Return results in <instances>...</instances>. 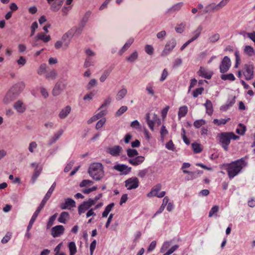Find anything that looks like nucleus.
<instances>
[{"instance_id": "nucleus-1", "label": "nucleus", "mask_w": 255, "mask_h": 255, "mask_svg": "<svg viewBox=\"0 0 255 255\" xmlns=\"http://www.w3.org/2000/svg\"><path fill=\"white\" fill-rule=\"evenodd\" d=\"M224 166L229 178L232 179L240 173L244 167L247 166V162L245 158H242L230 163L224 164Z\"/></svg>"}, {"instance_id": "nucleus-2", "label": "nucleus", "mask_w": 255, "mask_h": 255, "mask_svg": "<svg viewBox=\"0 0 255 255\" xmlns=\"http://www.w3.org/2000/svg\"><path fill=\"white\" fill-rule=\"evenodd\" d=\"M88 173L94 180H100L105 175L103 165L99 162L91 164L88 169Z\"/></svg>"}, {"instance_id": "nucleus-3", "label": "nucleus", "mask_w": 255, "mask_h": 255, "mask_svg": "<svg viewBox=\"0 0 255 255\" xmlns=\"http://www.w3.org/2000/svg\"><path fill=\"white\" fill-rule=\"evenodd\" d=\"M219 143L225 151L228 150V146L231 142V139L237 140L240 136L236 135L233 132H222L217 135Z\"/></svg>"}, {"instance_id": "nucleus-4", "label": "nucleus", "mask_w": 255, "mask_h": 255, "mask_svg": "<svg viewBox=\"0 0 255 255\" xmlns=\"http://www.w3.org/2000/svg\"><path fill=\"white\" fill-rule=\"evenodd\" d=\"M128 156L129 158L128 161L129 163L136 166L141 164L144 161L145 158L143 156H138V152L135 149L128 148L127 150Z\"/></svg>"}, {"instance_id": "nucleus-5", "label": "nucleus", "mask_w": 255, "mask_h": 255, "mask_svg": "<svg viewBox=\"0 0 255 255\" xmlns=\"http://www.w3.org/2000/svg\"><path fill=\"white\" fill-rule=\"evenodd\" d=\"M72 37L71 31H68L63 35L61 40H58L55 43V48L59 49L62 48L63 49H66L70 42V37Z\"/></svg>"}, {"instance_id": "nucleus-6", "label": "nucleus", "mask_w": 255, "mask_h": 255, "mask_svg": "<svg viewBox=\"0 0 255 255\" xmlns=\"http://www.w3.org/2000/svg\"><path fill=\"white\" fill-rule=\"evenodd\" d=\"M161 187L162 185L160 183L154 186L152 188L150 192L147 194V197L149 198L154 196H156L158 198H162L164 197L166 194V192L165 191H162L160 193H158V192L161 190Z\"/></svg>"}, {"instance_id": "nucleus-7", "label": "nucleus", "mask_w": 255, "mask_h": 255, "mask_svg": "<svg viewBox=\"0 0 255 255\" xmlns=\"http://www.w3.org/2000/svg\"><path fill=\"white\" fill-rule=\"evenodd\" d=\"M176 45V42L175 39H171L168 40L166 43L164 48L161 53L162 57H164L168 55L175 48Z\"/></svg>"}, {"instance_id": "nucleus-8", "label": "nucleus", "mask_w": 255, "mask_h": 255, "mask_svg": "<svg viewBox=\"0 0 255 255\" xmlns=\"http://www.w3.org/2000/svg\"><path fill=\"white\" fill-rule=\"evenodd\" d=\"M246 80H250L254 77V66L251 64H245L243 70Z\"/></svg>"}, {"instance_id": "nucleus-9", "label": "nucleus", "mask_w": 255, "mask_h": 255, "mask_svg": "<svg viewBox=\"0 0 255 255\" xmlns=\"http://www.w3.org/2000/svg\"><path fill=\"white\" fill-rule=\"evenodd\" d=\"M94 205V202L92 201L90 198L87 201L83 202L82 204L79 205L78 208V214L81 215L84 213L87 210H89L93 205Z\"/></svg>"}, {"instance_id": "nucleus-10", "label": "nucleus", "mask_w": 255, "mask_h": 255, "mask_svg": "<svg viewBox=\"0 0 255 255\" xmlns=\"http://www.w3.org/2000/svg\"><path fill=\"white\" fill-rule=\"evenodd\" d=\"M139 186V180L137 177H131L125 181V186L128 190L137 188Z\"/></svg>"}, {"instance_id": "nucleus-11", "label": "nucleus", "mask_w": 255, "mask_h": 255, "mask_svg": "<svg viewBox=\"0 0 255 255\" xmlns=\"http://www.w3.org/2000/svg\"><path fill=\"white\" fill-rule=\"evenodd\" d=\"M231 65L230 59L228 56H225L220 65V71L222 73L227 72Z\"/></svg>"}, {"instance_id": "nucleus-12", "label": "nucleus", "mask_w": 255, "mask_h": 255, "mask_svg": "<svg viewBox=\"0 0 255 255\" xmlns=\"http://www.w3.org/2000/svg\"><path fill=\"white\" fill-rule=\"evenodd\" d=\"M123 148L120 145H115L106 148V152L115 157L119 156Z\"/></svg>"}, {"instance_id": "nucleus-13", "label": "nucleus", "mask_w": 255, "mask_h": 255, "mask_svg": "<svg viewBox=\"0 0 255 255\" xmlns=\"http://www.w3.org/2000/svg\"><path fill=\"white\" fill-rule=\"evenodd\" d=\"M64 0H47L50 5V9L53 11H58L61 8Z\"/></svg>"}, {"instance_id": "nucleus-14", "label": "nucleus", "mask_w": 255, "mask_h": 255, "mask_svg": "<svg viewBox=\"0 0 255 255\" xmlns=\"http://www.w3.org/2000/svg\"><path fill=\"white\" fill-rule=\"evenodd\" d=\"M65 228L62 225L53 227L51 230V234L54 238L59 237L63 234Z\"/></svg>"}, {"instance_id": "nucleus-15", "label": "nucleus", "mask_w": 255, "mask_h": 255, "mask_svg": "<svg viewBox=\"0 0 255 255\" xmlns=\"http://www.w3.org/2000/svg\"><path fill=\"white\" fill-rule=\"evenodd\" d=\"M24 88L25 84L24 82H20L14 85L9 90L18 96Z\"/></svg>"}, {"instance_id": "nucleus-16", "label": "nucleus", "mask_w": 255, "mask_h": 255, "mask_svg": "<svg viewBox=\"0 0 255 255\" xmlns=\"http://www.w3.org/2000/svg\"><path fill=\"white\" fill-rule=\"evenodd\" d=\"M17 97L15 94L9 90L4 97L2 102L5 104H8L14 101Z\"/></svg>"}, {"instance_id": "nucleus-17", "label": "nucleus", "mask_w": 255, "mask_h": 255, "mask_svg": "<svg viewBox=\"0 0 255 255\" xmlns=\"http://www.w3.org/2000/svg\"><path fill=\"white\" fill-rule=\"evenodd\" d=\"M114 169L122 172L123 174L127 175L131 171V167L125 164H118L114 166Z\"/></svg>"}, {"instance_id": "nucleus-18", "label": "nucleus", "mask_w": 255, "mask_h": 255, "mask_svg": "<svg viewBox=\"0 0 255 255\" xmlns=\"http://www.w3.org/2000/svg\"><path fill=\"white\" fill-rule=\"evenodd\" d=\"M60 207L63 210L70 209L71 208L76 207V203L74 200L68 198L65 199V202L60 204Z\"/></svg>"}, {"instance_id": "nucleus-19", "label": "nucleus", "mask_w": 255, "mask_h": 255, "mask_svg": "<svg viewBox=\"0 0 255 255\" xmlns=\"http://www.w3.org/2000/svg\"><path fill=\"white\" fill-rule=\"evenodd\" d=\"M13 108L18 113H23L26 109V106L21 100H18L13 104Z\"/></svg>"}, {"instance_id": "nucleus-20", "label": "nucleus", "mask_w": 255, "mask_h": 255, "mask_svg": "<svg viewBox=\"0 0 255 255\" xmlns=\"http://www.w3.org/2000/svg\"><path fill=\"white\" fill-rule=\"evenodd\" d=\"M199 76L207 79H210L212 76V73L206 70L205 68L201 67L198 72Z\"/></svg>"}, {"instance_id": "nucleus-21", "label": "nucleus", "mask_w": 255, "mask_h": 255, "mask_svg": "<svg viewBox=\"0 0 255 255\" xmlns=\"http://www.w3.org/2000/svg\"><path fill=\"white\" fill-rule=\"evenodd\" d=\"M155 116H157L156 114H154L152 120L150 119V114L147 113L146 115V121L147 124L151 130H154V124H156V120H155Z\"/></svg>"}, {"instance_id": "nucleus-22", "label": "nucleus", "mask_w": 255, "mask_h": 255, "mask_svg": "<svg viewBox=\"0 0 255 255\" xmlns=\"http://www.w3.org/2000/svg\"><path fill=\"white\" fill-rule=\"evenodd\" d=\"M71 111V108L70 106H67L63 109L59 114V117L61 119L66 118Z\"/></svg>"}, {"instance_id": "nucleus-23", "label": "nucleus", "mask_w": 255, "mask_h": 255, "mask_svg": "<svg viewBox=\"0 0 255 255\" xmlns=\"http://www.w3.org/2000/svg\"><path fill=\"white\" fill-rule=\"evenodd\" d=\"M203 171L197 170L194 172H190V173L186 176V179L187 180H193L199 177L202 173Z\"/></svg>"}, {"instance_id": "nucleus-24", "label": "nucleus", "mask_w": 255, "mask_h": 255, "mask_svg": "<svg viewBox=\"0 0 255 255\" xmlns=\"http://www.w3.org/2000/svg\"><path fill=\"white\" fill-rule=\"evenodd\" d=\"M134 42V38L132 37L129 38L126 43L125 44L124 46L122 47V48L119 51V53L120 55L123 54L126 51H127L128 48L130 46V45L133 43Z\"/></svg>"}, {"instance_id": "nucleus-25", "label": "nucleus", "mask_w": 255, "mask_h": 255, "mask_svg": "<svg viewBox=\"0 0 255 255\" xmlns=\"http://www.w3.org/2000/svg\"><path fill=\"white\" fill-rule=\"evenodd\" d=\"M57 75V71L55 69H52L46 73L45 78L48 80H53L56 78Z\"/></svg>"}, {"instance_id": "nucleus-26", "label": "nucleus", "mask_w": 255, "mask_h": 255, "mask_svg": "<svg viewBox=\"0 0 255 255\" xmlns=\"http://www.w3.org/2000/svg\"><path fill=\"white\" fill-rule=\"evenodd\" d=\"M206 109V113L211 116L213 112V106L211 101L209 100H206V103L204 104Z\"/></svg>"}, {"instance_id": "nucleus-27", "label": "nucleus", "mask_w": 255, "mask_h": 255, "mask_svg": "<svg viewBox=\"0 0 255 255\" xmlns=\"http://www.w3.org/2000/svg\"><path fill=\"white\" fill-rule=\"evenodd\" d=\"M63 130L62 129L59 130L57 132L55 133L53 136L51 137L49 140V144L50 145L52 144L55 143L57 140L60 137V136L62 134Z\"/></svg>"}, {"instance_id": "nucleus-28", "label": "nucleus", "mask_w": 255, "mask_h": 255, "mask_svg": "<svg viewBox=\"0 0 255 255\" xmlns=\"http://www.w3.org/2000/svg\"><path fill=\"white\" fill-rule=\"evenodd\" d=\"M84 26L85 25L80 23L78 27H74L69 31H71L72 33V36L75 34H80L81 33Z\"/></svg>"}, {"instance_id": "nucleus-29", "label": "nucleus", "mask_w": 255, "mask_h": 255, "mask_svg": "<svg viewBox=\"0 0 255 255\" xmlns=\"http://www.w3.org/2000/svg\"><path fill=\"white\" fill-rule=\"evenodd\" d=\"M203 30V27L201 25H199L197 29L193 32V36L190 39L192 42L196 40L200 35L201 32Z\"/></svg>"}, {"instance_id": "nucleus-30", "label": "nucleus", "mask_w": 255, "mask_h": 255, "mask_svg": "<svg viewBox=\"0 0 255 255\" xmlns=\"http://www.w3.org/2000/svg\"><path fill=\"white\" fill-rule=\"evenodd\" d=\"M112 70H113V68L110 67L104 71L102 76L100 78V80L101 82H104L106 80V79L107 78V77L111 74Z\"/></svg>"}, {"instance_id": "nucleus-31", "label": "nucleus", "mask_w": 255, "mask_h": 255, "mask_svg": "<svg viewBox=\"0 0 255 255\" xmlns=\"http://www.w3.org/2000/svg\"><path fill=\"white\" fill-rule=\"evenodd\" d=\"M37 37L39 40H42L44 42H48L51 39V37L50 35H46L43 32H39L37 34Z\"/></svg>"}, {"instance_id": "nucleus-32", "label": "nucleus", "mask_w": 255, "mask_h": 255, "mask_svg": "<svg viewBox=\"0 0 255 255\" xmlns=\"http://www.w3.org/2000/svg\"><path fill=\"white\" fill-rule=\"evenodd\" d=\"M69 217V214L67 212H63L60 215V216L58 218L59 222L61 223H66V220Z\"/></svg>"}, {"instance_id": "nucleus-33", "label": "nucleus", "mask_w": 255, "mask_h": 255, "mask_svg": "<svg viewBox=\"0 0 255 255\" xmlns=\"http://www.w3.org/2000/svg\"><path fill=\"white\" fill-rule=\"evenodd\" d=\"M63 88L59 83H57L52 91V94L54 96H58L63 90Z\"/></svg>"}, {"instance_id": "nucleus-34", "label": "nucleus", "mask_w": 255, "mask_h": 255, "mask_svg": "<svg viewBox=\"0 0 255 255\" xmlns=\"http://www.w3.org/2000/svg\"><path fill=\"white\" fill-rule=\"evenodd\" d=\"M188 112V108L186 106L181 107L178 111V118L180 119L182 117H184L186 116Z\"/></svg>"}, {"instance_id": "nucleus-35", "label": "nucleus", "mask_w": 255, "mask_h": 255, "mask_svg": "<svg viewBox=\"0 0 255 255\" xmlns=\"http://www.w3.org/2000/svg\"><path fill=\"white\" fill-rule=\"evenodd\" d=\"M114 206H115V204L114 203H112L109 204L107 206H106L104 211L102 213V217H107L108 216L109 213L110 212V211L112 210V209L114 207Z\"/></svg>"}, {"instance_id": "nucleus-36", "label": "nucleus", "mask_w": 255, "mask_h": 255, "mask_svg": "<svg viewBox=\"0 0 255 255\" xmlns=\"http://www.w3.org/2000/svg\"><path fill=\"white\" fill-rule=\"evenodd\" d=\"M246 127L242 124H239L238 128L236 129V132L240 135H244L246 131Z\"/></svg>"}, {"instance_id": "nucleus-37", "label": "nucleus", "mask_w": 255, "mask_h": 255, "mask_svg": "<svg viewBox=\"0 0 255 255\" xmlns=\"http://www.w3.org/2000/svg\"><path fill=\"white\" fill-rule=\"evenodd\" d=\"M127 90L126 89L123 88L120 90L118 94L116 95V99L118 101L121 100L123 98H124V97L127 95Z\"/></svg>"}, {"instance_id": "nucleus-38", "label": "nucleus", "mask_w": 255, "mask_h": 255, "mask_svg": "<svg viewBox=\"0 0 255 255\" xmlns=\"http://www.w3.org/2000/svg\"><path fill=\"white\" fill-rule=\"evenodd\" d=\"M68 247L70 251V255H74L77 252L75 243L73 242H71L69 243Z\"/></svg>"}, {"instance_id": "nucleus-39", "label": "nucleus", "mask_w": 255, "mask_h": 255, "mask_svg": "<svg viewBox=\"0 0 255 255\" xmlns=\"http://www.w3.org/2000/svg\"><path fill=\"white\" fill-rule=\"evenodd\" d=\"M245 53L249 56H252L254 54L255 50L251 46H246L244 49Z\"/></svg>"}, {"instance_id": "nucleus-40", "label": "nucleus", "mask_w": 255, "mask_h": 255, "mask_svg": "<svg viewBox=\"0 0 255 255\" xmlns=\"http://www.w3.org/2000/svg\"><path fill=\"white\" fill-rule=\"evenodd\" d=\"M221 78L223 80H230L233 81L235 80L234 75L232 73L228 74H222L221 76Z\"/></svg>"}, {"instance_id": "nucleus-41", "label": "nucleus", "mask_w": 255, "mask_h": 255, "mask_svg": "<svg viewBox=\"0 0 255 255\" xmlns=\"http://www.w3.org/2000/svg\"><path fill=\"white\" fill-rule=\"evenodd\" d=\"M107 114V110L106 109H102L100 110V108L97 111V113L95 115L98 119L102 118Z\"/></svg>"}, {"instance_id": "nucleus-42", "label": "nucleus", "mask_w": 255, "mask_h": 255, "mask_svg": "<svg viewBox=\"0 0 255 255\" xmlns=\"http://www.w3.org/2000/svg\"><path fill=\"white\" fill-rule=\"evenodd\" d=\"M57 216V213H55L50 217L47 223V229L50 228L54 224V222L56 220Z\"/></svg>"}, {"instance_id": "nucleus-43", "label": "nucleus", "mask_w": 255, "mask_h": 255, "mask_svg": "<svg viewBox=\"0 0 255 255\" xmlns=\"http://www.w3.org/2000/svg\"><path fill=\"white\" fill-rule=\"evenodd\" d=\"M230 120V118H228L227 119H214L213 121V123L218 125L220 126L221 125H225L228 121Z\"/></svg>"}, {"instance_id": "nucleus-44", "label": "nucleus", "mask_w": 255, "mask_h": 255, "mask_svg": "<svg viewBox=\"0 0 255 255\" xmlns=\"http://www.w3.org/2000/svg\"><path fill=\"white\" fill-rule=\"evenodd\" d=\"M183 6V3L182 2H179L175 5H174L172 7H171L169 10V12H174L176 11H178L179 9H181L182 6Z\"/></svg>"}, {"instance_id": "nucleus-45", "label": "nucleus", "mask_w": 255, "mask_h": 255, "mask_svg": "<svg viewBox=\"0 0 255 255\" xmlns=\"http://www.w3.org/2000/svg\"><path fill=\"white\" fill-rule=\"evenodd\" d=\"M192 147L194 152L196 153H200L202 151V149L201 147L200 144L197 143H193Z\"/></svg>"}, {"instance_id": "nucleus-46", "label": "nucleus", "mask_w": 255, "mask_h": 255, "mask_svg": "<svg viewBox=\"0 0 255 255\" xmlns=\"http://www.w3.org/2000/svg\"><path fill=\"white\" fill-rule=\"evenodd\" d=\"M205 124L206 121L203 119H201L195 121L194 122L193 125L196 128H199L202 126L204 125Z\"/></svg>"}, {"instance_id": "nucleus-47", "label": "nucleus", "mask_w": 255, "mask_h": 255, "mask_svg": "<svg viewBox=\"0 0 255 255\" xmlns=\"http://www.w3.org/2000/svg\"><path fill=\"white\" fill-rule=\"evenodd\" d=\"M138 57V54L136 51L133 52L129 57L127 58V60L130 62H134Z\"/></svg>"}, {"instance_id": "nucleus-48", "label": "nucleus", "mask_w": 255, "mask_h": 255, "mask_svg": "<svg viewBox=\"0 0 255 255\" xmlns=\"http://www.w3.org/2000/svg\"><path fill=\"white\" fill-rule=\"evenodd\" d=\"M47 69V65L45 64H42L40 65L38 70L37 71V73L41 75L44 73L46 72Z\"/></svg>"}, {"instance_id": "nucleus-49", "label": "nucleus", "mask_w": 255, "mask_h": 255, "mask_svg": "<svg viewBox=\"0 0 255 255\" xmlns=\"http://www.w3.org/2000/svg\"><path fill=\"white\" fill-rule=\"evenodd\" d=\"M91 12L90 11H87L82 18L81 23L85 25L87 22L88 21L89 18L90 16Z\"/></svg>"}, {"instance_id": "nucleus-50", "label": "nucleus", "mask_w": 255, "mask_h": 255, "mask_svg": "<svg viewBox=\"0 0 255 255\" xmlns=\"http://www.w3.org/2000/svg\"><path fill=\"white\" fill-rule=\"evenodd\" d=\"M204 91L202 87L195 89L192 93V95L194 98H197L199 95H201Z\"/></svg>"}, {"instance_id": "nucleus-51", "label": "nucleus", "mask_w": 255, "mask_h": 255, "mask_svg": "<svg viewBox=\"0 0 255 255\" xmlns=\"http://www.w3.org/2000/svg\"><path fill=\"white\" fill-rule=\"evenodd\" d=\"M160 133L161 135V139L163 141L164 140L165 136H166L168 133V130L166 129L164 126L163 125L162 126L160 131Z\"/></svg>"}, {"instance_id": "nucleus-52", "label": "nucleus", "mask_w": 255, "mask_h": 255, "mask_svg": "<svg viewBox=\"0 0 255 255\" xmlns=\"http://www.w3.org/2000/svg\"><path fill=\"white\" fill-rule=\"evenodd\" d=\"M94 62L92 60L91 58L90 57H87L84 64V68H88L90 67V66L94 65Z\"/></svg>"}, {"instance_id": "nucleus-53", "label": "nucleus", "mask_w": 255, "mask_h": 255, "mask_svg": "<svg viewBox=\"0 0 255 255\" xmlns=\"http://www.w3.org/2000/svg\"><path fill=\"white\" fill-rule=\"evenodd\" d=\"M128 110V108L126 106H122L119 110L116 112V116L117 117H119L121 116L123 114L126 112Z\"/></svg>"}, {"instance_id": "nucleus-54", "label": "nucleus", "mask_w": 255, "mask_h": 255, "mask_svg": "<svg viewBox=\"0 0 255 255\" xmlns=\"http://www.w3.org/2000/svg\"><path fill=\"white\" fill-rule=\"evenodd\" d=\"M145 51L147 54L151 55L153 53L154 49L150 45H146L145 46Z\"/></svg>"}, {"instance_id": "nucleus-55", "label": "nucleus", "mask_w": 255, "mask_h": 255, "mask_svg": "<svg viewBox=\"0 0 255 255\" xmlns=\"http://www.w3.org/2000/svg\"><path fill=\"white\" fill-rule=\"evenodd\" d=\"M220 38V35L218 33H216L210 36L209 40L210 42L214 43L217 42Z\"/></svg>"}, {"instance_id": "nucleus-56", "label": "nucleus", "mask_w": 255, "mask_h": 255, "mask_svg": "<svg viewBox=\"0 0 255 255\" xmlns=\"http://www.w3.org/2000/svg\"><path fill=\"white\" fill-rule=\"evenodd\" d=\"M41 169H38L37 168V166H36V167L35 168L34 170V173L32 176V179L33 180V182L37 179V178L38 177V176L40 175L41 173Z\"/></svg>"}, {"instance_id": "nucleus-57", "label": "nucleus", "mask_w": 255, "mask_h": 255, "mask_svg": "<svg viewBox=\"0 0 255 255\" xmlns=\"http://www.w3.org/2000/svg\"><path fill=\"white\" fill-rule=\"evenodd\" d=\"M185 25L183 23L178 24L175 27L176 31L179 33H182L184 30Z\"/></svg>"}, {"instance_id": "nucleus-58", "label": "nucleus", "mask_w": 255, "mask_h": 255, "mask_svg": "<svg viewBox=\"0 0 255 255\" xmlns=\"http://www.w3.org/2000/svg\"><path fill=\"white\" fill-rule=\"evenodd\" d=\"M38 27V23L37 22H34L31 26V33L30 36L31 37L34 35L35 30Z\"/></svg>"}, {"instance_id": "nucleus-59", "label": "nucleus", "mask_w": 255, "mask_h": 255, "mask_svg": "<svg viewBox=\"0 0 255 255\" xmlns=\"http://www.w3.org/2000/svg\"><path fill=\"white\" fill-rule=\"evenodd\" d=\"M11 237V234L9 232L7 233L5 236L1 240V243L2 244L7 243L10 240Z\"/></svg>"}, {"instance_id": "nucleus-60", "label": "nucleus", "mask_w": 255, "mask_h": 255, "mask_svg": "<svg viewBox=\"0 0 255 255\" xmlns=\"http://www.w3.org/2000/svg\"><path fill=\"white\" fill-rule=\"evenodd\" d=\"M106 119L105 118H103L101 119L100 121L98 122L96 126V128L97 129H99L101 128L105 124Z\"/></svg>"}, {"instance_id": "nucleus-61", "label": "nucleus", "mask_w": 255, "mask_h": 255, "mask_svg": "<svg viewBox=\"0 0 255 255\" xmlns=\"http://www.w3.org/2000/svg\"><path fill=\"white\" fill-rule=\"evenodd\" d=\"M219 211V207L218 206H213L211 210L209 212V217H211L213 216L214 214L217 213Z\"/></svg>"}, {"instance_id": "nucleus-62", "label": "nucleus", "mask_w": 255, "mask_h": 255, "mask_svg": "<svg viewBox=\"0 0 255 255\" xmlns=\"http://www.w3.org/2000/svg\"><path fill=\"white\" fill-rule=\"evenodd\" d=\"M148 172V169H144L142 170H140L138 171L137 173V176L141 178H143L145 176L147 173Z\"/></svg>"}, {"instance_id": "nucleus-63", "label": "nucleus", "mask_w": 255, "mask_h": 255, "mask_svg": "<svg viewBox=\"0 0 255 255\" xmlns=\"http://www.w3.org/2000/svg\"><path fill=\"white\" fill-rule=\"evenodd\" d=\"M37 145L36 142L32 141L30 143L29 147H28V150L29 151L33 153L34 152V149H36L37 148Z\"/></svg>"}, {"instance_id": "nucleus-64", "label": "nucleus", "mask_w": 255, "mask_h": 255, "mask_svg": "<svg viewBox=\"0 0 255 255\" xmlns=\"http://www.w3.org/2000/svg\"><path fill=\"white\" fill-rule=\"evenodd\" d=\"M97 80L96 79H93L91 80L87 85V88L88 89H91L93 87L97 85Z\"/></svg>"}]
</instances>
